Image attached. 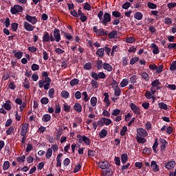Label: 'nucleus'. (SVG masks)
<instances>
[{
    "label": "nucleus",
    "mask_w": 176,
    "mask_h": 176,
    "mask_svg": "<svg viewBox=\"0 0 176 176\" xmlns=\"http://www.w3.org/2000/svg\"><path fill=\"white\" fill-rule=\"evenodd\" d=\"M14 131V127L10 126L6 131V134H7V135H10L11 134H13Z\"/></svg>",
    "instance_id": "54"
},
{
    "label": "nucleus",
    "mask_w": 176,
    "mask_h": 176,
    "mask_svg": "<svg viewBox=\"0 0 176 176\" xmlns=\"http://www.w3.org/2000/svg\"><path fill=\"white\" fill-rule=\"evenodd\" d=\"M60 96L63 98H69V92L64 90V91H62L61 93H60Z\"/></svg>",
    "instance_id": "36"
},
{
    "label": "nucleus",
    "mask_w": 176,
    "mask_h": 176,
    "mask_svg": "<svg viewBox=\"0 0 176 176\" xmlns=\"http://www.w3.org/2000/svg\"><path fill=\"white\" fill-rule=\"evenodd\" d=\"M54 39L56 42H60L61 41V34H60V30L55 28L54 30Z\"/></svg>",
    "instance_id": "12"
},
{
    "label": "nucleus",
    "mask_w": 176,
    "mask_h": 176,
    "mask_svg": "<svg viewBox=\"0 0 176 176\" xmlns=\"http://www.w3.org/2000/svg\"><path fill=\"white\" fill-rule=\"evenodd\" d=\"M168 49L171 50V49H176V43H170L168 45Z\"/></svg>",
    "instance_id": "64"
},
{
    "label": "nucleus",
    "mask_w": 176,
    "mask_h": 176,
    "mask_svg": "<svg viewBox=\"0 0 176 176\" xmlns=\"http://www.w3.org/2000/svg\"><path fill=\"white\" fill-rule=\"evenodd\" d=\"M136 140L138 144H145L146 142V139L142 136H136Z\"/></svg>",
    "instance_id": "29"
},
{
    "label": "nucleus",
    "mask_w": 176,
    "mask_h": 176,
    "mask_svg": "<svg viewBox=\"0 0 176 176\" xmlns=\"http://www.w3.org/2000/svg\"><path fill=\"white\" fill-rule=\"evenodd\" d=\"M153 96L154 95H153L150 91H146L145 92V97L147 100H151Z\"/></svg>",
    "instance_id": "52"
},
{
    "label": "nucleus",
    "mask_w": 176,
    "mask_h": 176,
    "mask_svg": "<svg viewBox=\"0 0 176 176\" xmlns=\"http://www.w3.org/2000/svg\"><path fill=\"white\" fill-rule=\"evenodd\" d=\"M41 102L43 105H46V104H49V98L46 97H43L41 99Z\"/></svg>",
    "instance_id": "56"
},
{
    "label": "nucleus",
    "mask_w": 176,
    "mask_h": 176,
    "mask_svg": "<svg viewBox=\"0 0 176 176\" xmlns=\"http://www.w3.org/2000/svg\"><path fill=\"white\" fill-rule=\"evenodd\" d=\"M98 166L102 170H105V168H109L111 167V164H109V162L108 161H99Z\"/></svg>",
    "instance_id": "9"
},
{
    "label": "nucleus",
    "mask_w": 176,
    "mask_h": 176,
    "mask_svg": "<svg viewBox=\"0 0 176 176\" xmlns=\"http://www.w3.org/2000/svg\"><path fill=\"white\" fill-rule=\"evenodd\" d=\"M104 63H102V60H98L96 61V68L98 69H101L103 67Z\"/></svg>",
    "instance_id": "40"
},
{
    "label": "nucleus",
    "mask_w": 176,
    "mask_h": 176,
    "mask_svg": "<svg viewBox=\"0 0 176 176\" xmlns=\"http://www.w3.org/2000/svg\"><path fill=\"white\" fill-rule=\"evenodd\" d=\"M147 6L149 9H156L157 8V6L152 2L147 3Z\"/></svg>",
    "instance_id": "53"
},
{
    "label": "nucleus",
    "mask_w": 176,
    "mask_h": 176,
    "mask_svg": "<svg viewBox=\"0 0 176 176\" xmlns=\"http://www.w3.org/2000/svg\"><path fill=\"white\" fill-rule=\"evenodd\" d=\"M99 123H101V124H104L105 126H109V124H112V120L109 118H102Z\"/></svg>",
    "instance_id": "14"
},
{
    "label": "nucleus",
    "mask_w": 176,
    "mask_h": 176,
    "mask_svg": "<svg viewBox=\"0 0 176 176\" xmlns=\"http://www.w3.org/2000/svg\"><path fill=\"white\" fill-rule=\"evenodd\" d=\"M170 71H175L176 69V60L173 61L170 65Z\"/></svg>",
    "instance_id": "62"
},
{
    "label": "nucleus",
    "mask_w": 176,
    "mask_h": 176,
    "mask_svg": "<svg viewBox=\"0 0 176 176\" xmlns=\"http://www.w3.org/2000/svg\"><path fill=\"white\" fill-rule=\"evenodd\" d=\"M108 36L109 39H115V38L118 37V32L113 30L109 34Z\"/></svg>",
    "instance_id": "23"
},
{
    "label": "nucleus",
    "mask_w": 176,
    "mask_h": 176,
    "mask_svg": "<svg viewBox=\"0 0 176 176\" xmlns=\"http://www.w3.org/2000/svg\"><path fill=\"white\" fill-rule=\"evenodd\" d=\"M158 107L160 109H163L164 111H167V109H168V105L163 102L158 103Z\"/></svg>",
    "instance_id": "28"
},
{
    "label": "nucleus",
    "mask_w": 176,
    "mask_h": 176,
    "mask_svg": "<svg viewBox=\"0 0 176 176\" xmlns=\"http://www.w3.org/2000/svg\"><path fill=\"white\" fill-rule=\"evenodd\" d=\"M104 99V102H105L106 106L109 107L111 105V102H109V95L108 94V93H104L103 94Z\"/></svg>",
    "instance_id": "19"
},
{
    "label": "nucleus",
    "mask_w": 176,
    "mask_h": 176,
    "mask_svg": "<svg viewBox=\"0 0 176 176\" xmlns=\"http://www.w3.org/2000/svg\"><path fill=\"white\" fill-rule=\"evenodd\" d=\"M9 167H10V163H9V161H6L3 164V170H9Z\"/></svg>",
    "instance_id": "46"
},
{
    "label": "nucleus",
    "mask_w": 176,
    "mask_h": 176,
    "mask_svg": "<svg viewBox=\"0 0 176 176\" xmlns=\"http://www.w3.org/2000/svg\"><path fill=\"white\" fill-rule=\"evenodd\" d=\"M136 131L138 137H148V132L144 128H138Z\"/></svg>",
    "instance_id": "11"
},
{
    "label": "nucleus",
    "mask_w": 176,
    "mask_h": 176,
    "mask_svg": "<svg viewBox=\"0 0 176 176\" xmlns=\"http://www.w3.org/2000/svg\"><path fill=\"white\" fill-rule=\"evenodd\" d=\"M77 138L78 139V141L79 144L84 142L85 145H90V139L89 138L85 135H77Z\"/></svg>",
    "instance_id": "3"
},
{
    "label": "nucleus",
    "mask_w": 176,
    "mask_h": 176,
    "mask_svg": "<svg viewBox=\"0 0 176 176\" xmlns=\"http://www.w3.org/2000/svg\"><path fill=\"white\" fill-rule=\"evenodd\" d=\"M130 82L131 83H132L133 85H135V83H137V76L135 75L132 76L130 78Z\"/></svg>",
    "instance_id": "61"
},
{
    "label": "nucleus",
    "mask_w": 176,
    "mask_h": 176,
    "mask_svg": "<svg viewBox=\"0 0 176 176\" xmlns=\"http://www.w3.org/2000/svg\"><path fill=\"white\" fill-rule=\"evenodd\" d=\"M63 157V153H59L56 157V167H61V158Z\"/></svg>",
    "instance_id": "25"
},
{
    "label": "nucleus",
    "mask_w": 176,
    "mask_h": 176,
    "mask_svg": "<svg viewBox=\"0 0 176 176\" xmlns=\"http://www.w3.org/2000/svg\"><path fill=\"white\" fill-rule=\"evenodd\" d=\"M103 69H105L107 72H112V65L109 63H103Z\"/></svg>",
    "instance_id": "18"
},
{
    "label": "nucleus",
    "mask_w": 176,
    "mask_h": 176,
    "mask_svg": "<svg viewBox=\"0 0 176 176\" xmlns=\"http://www.w3.org/2000/svg\"><path fill=\"white\" fill-rule=\"evenodd\" d=\"M140 75L142 76L143 79H144V80H149V75L147 74L146 72H142L140 74Z\"/></svg>",
    "instance_id": "39"
},
{
    "label": "nucleus",
    "mask_w": 176,
    "mask_h": 176,
    "mask_svg": "<svg viewBox=\"0 0 176 176\" xmlns=\"http://www.w3.org/2000/svg\"><path fill=\"white\" fill-rule=\"evenodd\" d=\"M104 48H99L96 51V56H98V57H100V58H102L104 57Z\"/></svg>",
    "instance_id": "24"
},
{
    "label": "nucleus",
    "mask_w": 176,
    "mask_h": 176,
    "mask_svg": "<svg viewBox=\"0 0 176 176\" xmlns=\"http://www.w3.org/2000/svg\"><path fill=\"white\" fill-rule=\"evenodd\" d=\"M12 53L14 54V57L18 60H20L21 57H23V52H17L16 50H13Z\"/></svg>",
    "instance_id": "27"
},
{
    "label": "nucleus",
    "mask_w": 176,
    "mask_h": 176,
    "mask_svg": "<svg viewBox=\"0 0 176 176\" xmlns=\"http://www.w3.org/2000/svg\"><path fill=\"white\" fill-rule=\"evenodd\" d=\"M31 68L32 71H38V69H39V65L34 63L32 65Z\"/></svg>",
    "instance_id": "63"
},
{
    "label": "nucleus",
    "mask_w": 176,
    "mask_h": 176,
    "mask_svg": "<svg viewBox=\"0 0 176 176\" xmlns=\"http://www.w3.org/2000/svg\"><path fill=\"white\" fill-rule=\"evenodd\" d=\"M160 144H161V149L162 151H164L166 149V145H167V141L164 139H160Z\"/></svg>",
    "instance_id": "33"
},
{
    "label": "nucleus",
    "mask_w": 176,
    "mask_h": 176,
    "mask_svg": "<svg viewBox=\"0 0 176 176\" xmlns=\"http://www.w3.org/2000/svg\"><path fill=\"white\" fill-rule=\"evenodd\" d=\"M25 19L27 21L31 23L32 25H35V24L38 23V19L36 18V16H32L31 15H29L28 14L25 15Z\"/></svg>",
    "instance_id": "6"
},
{
    "label": "nucleus",
    "mask_w": 176,
    "mask_h": 176,
    "mask_svg": "<svg viewBox=\"0 0 176 176\" xmlns=\"http://www.w3.org/2000/svg\"><path fill=\"white\" fill-rule=\"evenodd\" d=\"M157 146H159V143L157 142V139H155L154 144L153 145V151L156 153L157 151H156Z\"/></svg>",
    "instance_id": "50"
},
{
    "label": "nucleus",
    "mask_w": 176,
    "mask_h": 176,
    "mask_svg": "<svg viewBox=\"0 0 176 176\" xmlns=\"http://www.w3.org/2000/svg\"><path fill=\"white\" fill-rule=\"evenodd\" d=\"M113 171L112 169L107 168L106 170L102 171V176H112Z\"/></svg>",
    "instance_id": "17"
},
{
    "label": "nucleus",
    "mask_w": 176,
    "mask_h": 176,
    "mask_svg": "<svg viewBox=\"0 0 176 176\" xmlns=\"http://www.w3.org/2000/svg\"><path fill=\"white\" fill-rule=\"evenodd\" d=\"M139 60H140V58L135 56L131 58L130 64L131 65H134V64H135V63H138V61Z\"/></svg>",
    "instance_id": "42"
},
{
    "label": "nucleus",
    "mask_w": 176,
    "mask_h": 176,
    "mask_svg": "<svg viewBox=\"0 0 176 176\" xmlns=\"http://www.w3.org/2000/svg\"><path fill=\"white\" fill-rule=\"evenodd\" d=\"M3 107L6 111H10L12 109V105L10 104V100H6V103L3 104Z\"/></svg>",
    "instance_id": "21"
},
{
    "label": "nucleus",
    "mask_w": 176,
    "mask_h": 176,
    "mask_svg": "<svg viewBox=\"0 0 176 176\" xmlns=\"http://www.w3.org/2000/svg\"><path fill=\"white\" fill-rule=\"evenodd\" d=\"M82 100L85 101V102H87V101L90 100V97H89L87 91L82 92Z\"/></svg>",
    "instance_id": "37"
},
{
    "label": "nucleus",
    "mask_w": 176,
    "mask_h": 176,
    "mask_svg": "<svg viewBox=\"0 0 176 176\" xmlns=\"http://www.w3.org/2000/svg\"><path fill=\"white\" fill-rule=\"evenodd\" d=\"M126 133H127V126H124L120 131V135L123 137L124 135H126Z\"/></svg>",
    "instance_id": "49"
},
{
    "label": "nucleus",
    "mask_w": 176,
    "mask_h": 176,
    "mask_svg": "<svg viewBox=\"0 0 176 176\" xmlns=\"http://www.w3.org/2000/svg\"><path fill=\"white\" fill-rule=\"evenodd\" d=\"M52 155H53V150L52 149V148H47L45 153L46 159H50V157H52Z\"/></svg>",
    "instance_id": "30"
},
{
    "label": "nucleus",
    "mask_w": 176,
    "mask_h": 176,
    "mask_svg": "<svg viewBox=\"0 0 176 176\" xmlns=\"http://www.w3.org/2000/svg\"><path fill=\"white\" fill-rule=\"evenodd\" d=\"M52 79L50 78H45V80H40L38 81V87L40 89L44 88V90H49L50 89V82Z\"/></svg>",
    "instance_id": "2"
},
{
    "label": "nucleus",
    "mask_w": 176,
    "mask_h": 176,
    "mask_svg": "<svg viewBox=\"0 0 176 176\" xmlns=\"http://www.w3.org/2000/svg\"><path fill=\"white\" fill-rule=\"evenodd\" d=\"M23 12V7L20 5H14L10 9L12 14H17V13H21Z\"/></svg>",
    "instance_id": "4"
},
{
    "label": "nucleus",
    "mask_w": 176,
    "mask_h": 176,
    "mask_svg": "<svg viewBox=\"0 0 176 176\" xmlns=\"http://www.w3.org/2000/svg\"><path fill=\"white\" fill-rule=\"evenodd\" d=\"M151 47L153 48V54H159V47L155 43H151Z\"/></svg>",
    "instance_id": "20"
},
{
    "label": "nucleus",
    "mask_w": 176,
    "mask_h": 176,
    "mask_svg": "<svg viewBox=\"0 0 176 176\" xmlns=\"http://www.w3.org/2000/svg\"><path fill=\"white\" fill-rule=\"evenodd\" d=\"M54 42V38L53 37L52 35L50 36L49 32H45L44 35L43 36V42Z\"/></svg>",
    "instance_id": "8"
},
{
    "label": "nucleus",
    "mask_w": 176,
    "mask_h": 176,
    "mask_svg": "<svg viewBox=\"0 0 176 176\" xmlns=\"http://www.w3.org/2000/svg\"><path fill=\"white\" fill-rule=\"evenodd\" d=\"M23 27L26 31H34V30L35 29V26L31 25V23L27 21H25L23 23Z\"/></svg>",
    "instance_id": "13"
},
{
    "label": "nucleus",
    "mask_w": 176,
    "mask_h": 176,
    "mask_svg": "<svg viewBox=\"0 0 176 176\" xmlns=\"http://www.w3.org/2000/svg\"><path fill=\"white\" fill-rule=\"evenodd\" d=\"M151 168L154 173L159 171V165L156 163V161H152L151 163Z\"/></svg>",
    "instance_id": "15"
},
{
    "label": "nucleus",
    "mask_w": 176,
    "mask_h": 176,
    "mask_svg": "<svg viewBox=\"0 0 176 176\" xmlns=\"http://www.w3.org/2000/svg\"><path fill=\"white\" fill-rule=\"evenodd\" d=\"M30 127V124L24 123L21 127V137H25L27 133H28V129Z\"/></svg>",
    "instance_id": "5"
},
{
    "label": "nucleus",
    "mask_w": 176,
    "mask_h": 176,
    "mask_svg": "<svg viewBox=\"0 0 176 176\" xmlns=\"http://www.w3.org/2000/svg\"><path fill=\"white\" fill-rule=\"evenodd\" d=\"M114 91V96L116 97H119L120 94H122V90L120 89V87H117L113 89Z\"/></svg>",
    "instance_id": "35"
},
{
    "label": "nucleus",
    "mask_w": 176,
    "mask_h": 176,
    "mask_svg": "<svg viewBox=\"0 0 176 176\" xmlns=\"http://www.w3.org/2000/svg\"><path fill=\"white\" fill-rule=\"evenodd\" d=\"M23 85L25 89H28L30 87V82H28V78H25Z\"/></svg>",
    "instance_id": "55"
},
{
    "label": "nucleus",
    "mask_w": 176,
    "mask_h": 176,
    "mask_svg": "<svg viewBox=\"0 0 176 176\" xmlns=\"http://www.w3.org/2000/svg\"><path fill=\"white\" fill-rule=\"evenodd\" d=\"M165 167L167 168V170H171L172 168H174V167H175V162L170 161L166 162L165 164Z\"/></svg>",
    "instance_id": "16"
},
{
    "label": "nucleus",
    "mask_w": 176,
    "mask_h": 176,
    "mask_svg": "<svg viewBox=\"0 0 176 176\" xmlns=\"http://www.w3.org/2000/svg\"><path fill=\"white\" fill-rule=\"evenodd\" d=\"M91 85L94 89H98V82L96 80H91Z\"/></svg>",
    "instance_id": "45"
},
{
    "label": "nucleus",
    "mask_w": 176,
    "mask_h": 176,
    "mask_svg": "<svg viewBox=\"0 0 176 176\" xmlns=\"http://www.w3.org/2000/svg\"><path fill=\"white\" fill-rule=\"evenodd\" d=\"M90 102L91 107H96L97 105V98L94 96L91 98Z\"/></svg>",
    "instance_id": "41"
},
{
    "label": "nucleus",
    "mask_w": 176,
    "mask_h": 176,
    "mask_svg": "<svg viewBox=\"0 0 176 176\" xmlns=\"http://www.w3.org/2000/svg\"><path fill=\"white\" fill-rule=\"evenodd\" d=\"M76 85H79V79L74 78L70 81V86H76Z\"/></svg>",
    "instance_id": "43"
},
{
    "label": "nucleus",
    "mask_w": 176,
    "mask_h": 176,
    "mask_svg": "<svg viewBox=\"0 0 176 176\" xmlns=\"http://www.w3.org/2000/svg\"><path fill=\"white\" fill-rule=\"evenodd\" d=\"M108 135V131L107 129H102L100 132H99L100 138H105Z\"/></svg>",
    "instance_id": "31"
},
{
    "label": "nucleus",
    "mask_w": 176,
    "mask_h": 176,
    "mask_svg": "<svg viewBox=\"0 0 176 176\" xmlns=\"http://www.w3.org/2000/svg\"><path fill=\"white\" fill-rule=\"evenodd\" d=\"M93 31L96 33L97 36H105V35H107V33L104 32V29H98L97 26L93 27Z\"/></svg>",
    "instance_id": "7"
},
{
    "label": "nucleus",
    "mask_w": 176,
    "mask_h": 176,
    "mask_svg": "<svg viewBox=\"0 0 176 176\" xmlns=\"http://www.w3.org/2000/svg\"><path fill=\"white\" fill-rule=\"evenodd\" d=\"M116 52H119V47H118L117 45H114L112 47L111 56H113L114 53H116Z\"/></svg>",
    "instance_id": "60"
},
{
    "label": "nucleus",
    "mask_w": 176,
    "mask_h": 176,
    "mask_svg": "<svg viewBox=\"0 0 176 176\" xmlns=\"http://www.w3.org/2000/svg\"><path fill=\"white\" fill-rule=\"evenodd\" d=\"M142 17H144V15L140 12H137L134 14V19L136 20H142Z\"/></svg>",
    "instance_id": "34"
},
{
    "label": "nucleus",
    "mask_w": 176,
    "mask_h": 176,
    "mask_svg": "<svg viewBox=\"0 0 176 176\" xmlns=\"http://www.w3.org/2000/svg\"><path fill=\"white\" fill-rule=\"evenodd\" d=\"M74 109L76 112L80 113L82 112V104L80 103H76L74 106Z\"/></svg>",
    "instance_id": "22"
},
{
    "label": "nucleus",
    "mask_w": 176,
    "mask_h": 176,
    "mask_svg": "<svg viewBox=\"0 0 176 176\" xmlns=\"http://www.w3.org/2000/svg\"><path fill=\"white\" fill-rule=\"evenodd\" d=\"M126 43H134L135 38L133 36L126 37Z\"/></svg>",
    "instance_id": "47"
},
{
    "label": "nucleus",
    "mask_w": 176,
    "mask_h": 176,
    "mask_svg": "<svg viewBox=\"0 0 176 176\" xmlns=\"http://www.w3.org/2000/svg\"><path fill=\"white\" fill-rule=\"evenodd\" d=\"M50 119H52V116L49 114H45L42 117V120L44 123H47V122H49Z\"/></svg>",
    "instance_id": "32"
},
{
    "label": "nucleus",
    "mask_w": 176,
    "mask_h": 176,
    "mask_svg": "<svg viewBox=\"0 0 176 176\" xmlns=\"http://www.w3.org/2000/svg\"><path fill=\"white\" fill-rule=\"evenodd\" d=\"M48 96L50 98H54V89L51 88L48 91Z\"/></svg>",
    "instance_id": "44"
},
{
    "label": "nucleus",
    "mask_w": 176,
    "mask_h": 176,
    "mask_svg": "<svg viewBox=\"0 0 176 176\" xmlns=\"http://www.w3.org/2000/svg\"><path fill=\"white\" fill-rule=\"evenodd\" d=\"M111 85L112 86V89H116L119 87V82L115 80H113Z\"/></svg>",
    "instance_id": "48"
},
{
    "label": "nucleus",
    "mask_w": 176,
    "mask_h": 176,
    "mask_svg": "<svg viewBox=\"0 0 176 176\" xmlns=\"http://www.w3.org/2000/svg\"><path fill=\"white\" fill-rule=\"evenodd\" d=\"M130 108L135 115H140V113H141L140 107L135 105V104L131 103Z\"/></svg>",
    "instance_id": "10"
},
{
    "label": "nucleus",
    "mask_w": 176,
    "mask_h": 176,
    "mask_svg": "<svg viewBox=\"0 0 176 176\" xmlns=\"http://www.w3.org/2000/svg\"><path fill=\"white\" fill-rule=\"evenodd\" d=\"M120 112L121 111L119 109H114L111 113V119H115L113 116H119V115H120Z\"/></svg>",
    "instance_id": "26"
},
{
    "label": "nucleus",
    "mask_w": 176,
    "mask_h": 176,
    "mask_svg": "<svg viewBox=\"0 0 176 176\" xmlns=\"http://www.w3.org/2000/svg\"><path fill=\"white\" fill-rule=\"evenodd\" d=\"M105 78H107L105 73L100 72L98 74V79H105Z\"/></svg>",
    "instance_id": "51"
},
{
    "label": "nucleus",
    "mask_w": 176,
    "mask_h": 176,
    "mask_svg": "<svg viewBox=\"0 0 176 176\" xmlns=\"http://www.w3.org/2000/svg\"><path fill=\"white\" fill-rule=\"evenodd\" d=\"M160 83V80H159L158 79L153 80L151 82V85L153 86V87H157V86H159V84Z\"/></svg>",
    "instance_id": "59"
},
{
    "label": "nucleus",
    "mask_w": 176,
    "mask_h": 176,
    "mask_svg": "<svg viewBox=\"0 0 176 176\" xmlns=\"http://www.w3.org/2000/svg\"><path fill=\"white\" fill-rule=\"evenodd\" d=\"M98 17L99 19V23L102 24V25H108V23H111V20L112 19V16L108 13L100 11L98 14Z\"/></svg>",
    "instance_id": "1"
},
{
    "label": "nucleus",
    "mask_w": 176,
    "mask_h": 176,
    "mask_svg": "<svg viewBox=\"0 0 176 176\" xmlns=\"http://www.w3.org/2000/svg\"><path fill=\"white\" fill-rule=\"evenodd\" d=\"M16 160L17 162H19V163H24V162H25V155H23L21 157H17Z\"/></svg>",
    "instance_id": "57"
},
{
    "label": "nucleus",
    "mask_w": 176,
    "mask_h": 176,
    "mask_svg": "<svg viewBox=\"0 0 176 176\" xmlns=\"http://www.w3.org/2000/svg\"><path fill=\"white\" fill-rule=\"evenodd\" d=\"M120 85L121 87H126V86H127V85H129V79H127V78L122 79V80L121 81Z\"/></svg>",
    "instance_id": "38"
},
{
    "label": "nucleus",
    "mask_w": 176,
    "mask_h": 176,
    "mask_svg": "<svg viewBox=\"0 0 176 176\" xmlns=\"http://www.w3.org/2000/svg\"><path fill=\"white\" fill-rule=\"evenodd\" d=\"M121 162L123 164L127 162V154H122L121 156Z\"/></svg>",
    "instance_id": "58"
}]
</instances>
